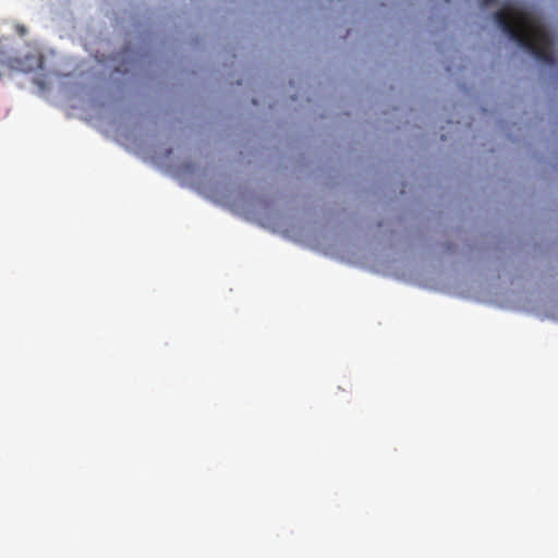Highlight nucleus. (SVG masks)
<instances>
[{
    "label": "nucleus",
    "instance_id": "obj_3",
    "mask_svg": "<svg viewBox=\"0 0 558 558\" xmlns=\"http://www.w3.org/2000/svg\"><path fill=\"white\" fill-rule=\"evenodd\" d=\"M492 2H494V0H483V3H484L485 5H488V4H489V3H492Z\"/></svg>",
    "mask_w": 558,
    "mask_h": 558
},
{
    "label": "nucleus",
    "instance_id": "obj_2",
    "mask_svg": "<svg viewBox=\"0 0 558 558\" xmlns=\"http://www.w3.org/2000/svg\"><path fill=\"white\" fill-rule=\"evenodd\" d=\"M499 27L510 39L547 65L555 64L553 37L535 11L506 4L495 13Z\"/></svg>",
    "mask_w": 558,
    "mask_h": 558
},
{
    "label": "nucleus",
    "instance_id": "obj_1",
    "mask_svg": "<svg viewBox=\"0 0 558 558\" xmlns=\"http://www.w3.org/2000/svg\"><path fill=\"white\" fill-rule=\"evenodd\" d=\"M19 38L0 37V80L13 78L15 73L33 74L32 82L36 94L58 106L70 98V73L68 60L54 51L44 53L35 43H25L27 29L16 24Z\"/></svg>",
    "mask_w": 558,
    "mask_h": 558
}]
</instances>
